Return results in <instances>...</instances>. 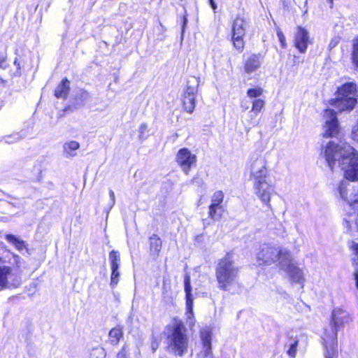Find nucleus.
Here are the masks:
<instances>
[{
	"instance_id": "1",
	"label": "nucleus",
	"mask_w": 358,
	"mask_h": 358,
	"mask_svg": "<svg viewBox=\"0 0 358 358\" xmlns=\"http://www.w3.org/2000/svg\"><path fill=\"white\" fill-rule=\"evenodd\" d=\"M331 170L338 166L346 179L358 181V152L348 143L337 144L330 141L321 152Z\"/></svg>"
},
{
	"instance_id": "2",
	"label": "nucleus",
	"mask_w": 358,
	"mask_h": 358,
	"mask_svg": "<svg viewBox=\"0 0 358 358\" xmlns=\"http://www.w3.org/2000/svg\"><path fill=\"white\" fill-rule=\"evenodd\" d=\"M249 169L254 194L264 206L271 208V195L275 194V186L268 180V171L265 159L261 156L252 157Z\"/></svg>"
},
{
	"instance_id": "3",
	"label": "nucleus",
	"mask_w": 358,
	"mask_h": 358,
	"mask_svg": "<svg viewBox=\"0 0 358 358\" xmlns=\"http://www.w3.org/2000/svg\"><path fill=\"white\" fill-rule=\"evenodd\" d=\"M349 182L346 180L341 181L336 190V194L346 201L354 212L346 215L344 218L343 224L347 232L353 236H358V189H349Z\"/></svg>"
},
{
	"instance_id": "4",
	"label": "nucleus",
	"mask_w": 358,
	"mask_h": 358,
	"mask_svg": "<svg viewBox=\"0 0 358 358\" xmlns=\"http://www.w3.org/2000/svg\"><path fill=\"white\" fill-rule=\"evenodd\" d=\"M240 268L236 265L233 256L231 254L226 255L220 259L215 268V278L217 282V287L223 291L229 290L235 284L238 276Z\"/></svg>"
},
{
	"instance_id": "5",
	"label": "nucleus",
	"mask_w": 358,
	"mask_h": 358,
	"mask_svg": "<svg viewBox=\"0 0 358 358\" xmlns=\"http://www.w3.org/2000/svg\"><path fill=\"white\" fill-rule=\"evenodd\" d=\"M169 331L168 350L176 356H183L187 352L189 345L187 329L183 322L175 319Z\"/></svg>"
},
{
	"instance_id": "6",
	"label": "nucleus",
	"mask_w": 358,
	"mask_h": 358,
	"mask_svg": "<svg viewBox=\"0 0 358 358\" xmlns=\"http://www.w3.org/2000/svg\"><path fill=\"white\" fill-rule=\"evenodd\" d=\"M290 252L285 248L269 244L259 246L255 252L256 259L261 264L271 265L278 262V266L285 265Z\"/></svg>"
},
{
	"instance_id": "7",
	"label": "nucleus",
	"mask_w": 358,
	"mask_h": 358,
	"mask_svg": "<svg viewBox=\"0 0 358 358\" xmlns=\"http://www.w3.org/2000/svg\"><path fill=\"white\" fill-rule=\"evenodd\" d=\"M338 330L331 324L324 329L322 340L325 347V358H334L338 355L337 332Z\"/></svg>"
},
{
	"instance_id": "8",
	"label": "nucleus",
	"mask_w": 358,
	"mask_h": 358,
	"mask_svg": "<svg viewBox=\"0 0 358 358\" xmlns=\"http://www.w3.org/2000/svg\"><path fill=\"white\" fill-rule=\"evenodd\" d=\"M248 26L247 21L242 17L237 16L232 24L231 41L234 47L238 51L244 48L243 36Z\"/></svg>"
},
{
	"instance_id": "9",
	"label": "nucleus",
	"mask_w": 358,
	"mask_h": 358,
	"mask_svg": "<svg viewBox=\"0 0 358 358\" xmlns=\"http://www.w3.org/2000/svg\"><path fill=\"white\" fill-rule=\"evenodd\" d=\"M324 118L323 136L336 137L340 132V126L334 109H326L324 112Z\"/></svg>"
},
{
	"instance_id": "10",
	"label": "nucleus",
	"mask_w": 358,
	"mask_h": 358,
	"mask_svg": "<svg viewBox=\"0 0 358 358\" xmlns=\"http://www.w3.org/2000/svg\"><path fill=\"white\" fill-rule=\"evenodd\" d=\"M22 282L21 277L9 266H0V290L17 287Z\"/></svg>"
},
{
	"instance_id": "11",
	"label": "nucleus",
	"mask_w": 358,
	"mask_h": 358,
	"mask_svg": "<svg viewBox=\"0 0 358 358\" xmlns=\"http://www.w3.org/2000/svg\"><path fill=\"white\" fill-rule=\"evenodd\" d=\"M176 160L184 173L187 175L192 166L196 162V156L189 149L183 148L178 151Z\"/></svg>"
},
{
	"instance_id": "12",
	"label": "nucleus",
	"mask_w": 358,
	"mask_h": 358,
	"mask_svg": "<svg viewBox=\"0 0 358 358\" xmlns=\"http://www.w3.org/2000/svg\"><path fill=\"white\" fill-rule=\"evenodd\" d=\"M309 32L305 28L299 26L294 36V45L301 53L306 52L308 45L311 43Z\"/></svg>"
},
{
	"instance_id": "13",
	"label": "nucleus",
	"mask_w": 358,
	"mask_h": 358,
	"mask_svg": "<svg viewBox=\"0 0 358 358\" xmlns=\"http://www.w3.org/2000/svg\"><path fill=\"white\" fill-rule=\"evenodd\" d=\"M223 199L224 194L222 191H216L213 194L208 211V215L211 219L218 220L221 217L222 211L221 203Z\"/></svg>"
},
{
	"instance_id": "14",
	"label": "nucleus",
	"mask_w": 358,
	"mask_h": 358,
	"mask_svg": "<svg viewBox=\"0 0 358 358\" xmlns=\"http://www.w3.org/2000/svg\"><path fill=\"white\" fill-rule=\"evenodd\" d=\"M197 88L194 86H187L182 94V106L184 110L188 113H192L196 106Z\"/></svg>"
},
{
	"instance_id": "15",
	"label": "nucleus",
	"mask_w": 358,
	"mask_h": 358,
	"mask_svg": "<svg viewBox=\"0 0 358 358\" xmlns=\"http://www.w3.org/2000/svg\"><path fill=\"white\" fill-rule=\"evenodd\" d=\"M285 266L281 265L280 268L285 271L289 274L292 281L301 283L304 280L303 271L294 265L291 253L289 255L287 262H285Z\"/></svg>"
},
{
	"instance_id": "16",
	"label": "nucleus",
	"mask_w": 358,
	"mask_h": 358,
	"mask_svg": "<svg viewBox=\"0 0 358 358\" xmlns=\"http://www.w3.org/2000/svg\"><path fill=\"white\" fill-rule=\"evenodd\" d=\"M357 103V98L343 99L342 96H336L329 101L330 105L338 112L351 111Z\"/></svg>"
},
{
	"instance_id": "17",
	"label": "nucleus",
	"mask_w": 358,
	"mask_h": 358,
	"mask_svg": "<svg viewBox=\"0 0 358 358\" xmlns=\"http://www.w3.org/2000/svg\"><path fill=\"white\" fill-rule=\"evenodd\" d=\"M350 321L351 317L347 310L338 307L333 310L330 322L331 325L340 329Z\"/></svg>"
},
{
	"instance_id": "18",
	"label": "nucleus",
	"mask_w": 358,
	"mask_h": 358,
	"mask_svg": "<svg viewBox=\"0 0 358 358\" xmlns=\"http://www.w3.org/2000/svg\"><path fill=\"white\" fill-rule=\"evenodd\" d=\"M357 86L354 83H346L338 87L336 96H342L343 99L357 98Z\"/></svg>"
},
{
	"instance_id": "19",
	"label": "nucleus",
	"mask_w": 358,
	"mask_h": 358,
	"mask_svg": "<svg viewBox=\"0 0 358 358\" xmlns=\"http://www.w3.org/2000/svg\"><path fill=\"white\" fill-rule=\"evenodd\" d=\"M262 63L261 55H252L245 62L244 70L247 73L257 71Z\"/></svg>"
},
{
	"instance_id": "20",
	"label": "nucleus",
	"mask_w": 358,
	"mask_h": 358,
	"mask_svg": "<svg viewBox=\"0 0 358 358\" xmlns=\"http://www.w3.org/2000/svg\"><path fill=\"white\" fill-rule=\"evenodd\" d=\"M252 110L250 112V124L252 126H256L258 124V121L255 120V117L257 114L262 110V109L264 107L265 102L262 99H255L252 101Z\"/></svg>"
},
{
	"instance_id": "21",
	"label": "nucleus",
	"mask_w": 358,
	"mask_h": 358,
	"mask_svg": "<svg viewBox=\"0 0 358 358\" xmlns=\"http://www.w3.org/2000/svg\"><path fill=\"white\" fill-rule=\"evenodd\" d=\"M201 339L203 345L205 358L211 354V332L208 329H203L201 331Z\"/></svg>"
},
{
	"instance_id": "22",
	"label": "nucleus",
	"mask_w": 358,
	"mask_h": 358,
	"mask_svg": "<svg viewBox=\"0 0 358 358\" xmlns=\"http://www.w3.org/2000/svg\"><path fill=\"white\" fill-rule=\"evenodd\" d=\"M150 255L154 257H157L162 247L161 238L156 234H152L149 238Z\"/></svg>"
},
{
	"instance_id": "23",
	"label": "nucleus",
	"mask_w": 358,
	"mask_h": 358,
	"mask_svg": "<svg viewBox=\"0 0 358 358\" xmlns=\"http://www.w3.org/2000/svg\"><path fill=\"white\" fill-rule=\"evenodd\" d=\"M70 90V82L67 78L62 80L61 83L56 87L55 95L58 99H66Z\"/></svg>"
},
{
	"instance_id": "24",
	"label": "nucleus",
	"mask_w": 358,
	"mask_h": 358,
	"mask_svg": "<svg viewBox=\"0 0 358 358\" xmlns=\"http://www.w3.org/2000/svg\"><path fill=\"white\" fill-rule=\"evenodd\" d=\"M5 239L8 243L12 244L19 251H22L24 249L27 250V245L19 236H16L13 234H6V235H5Z\"/></svg>"
},
{
	"instance_id": "25",
	"label": "nucleus",
	"mask_w": 358,
	"mask_h": 358,
	"mask_svg": "<svg viewBox=\"0 0 358 358\" xmlns=\"http://www.w3.org/2000/svg\"><path fill=\"white\" fill-rule=\"evenodd\" d=\"M195 322L193 313V303L189 300L188 303H186V322L189 327L192 329L194 326Z\"/></svg>"
},
{
	"instance_id": "26",
	"label": "nucleus",
	"mask_w": 358,
	"mask_h": 358,
	"mask_svg": "<svg viewBox=\"0 0 358 358\" xmlns=\"http://www.w3.org/2000/svg\"><path fill=\"white\" fill-rule=\"evenodd\" d=\"M80 148V144L76 141H71L64 145V150L69 157H74L76 151Z\"/></svg>"
},
{
	"instance_id": "27",
	"label": "nucleus",
	"mask_w": 358,
	"mask_h": 358,
	"mask_svg": "<svg viewBox=\"0 0 358 358\" xmlns=\"http://www.w3.org/2000/svg\"><path fill=\"white\" fill-rule=\"evenodd\" d=\"M109 260L111 270H117L120 268V256L118 252L115 250L110 252Z\"/></svg>"
},
{
	"instance_id": "28",
	"label": "nucleus",
	"mask_w": 358,
	"mask_h": 358,
	"mask_svg": "<svg viewBox=\"0 0 358 358\" xmlns=\"http://www.w3.org/2000/svg\"><path fill=\"white\" fill-rule=\"evenodd\" d=\"M109 338L110 342L113 345H117L120 341V339L122 336V331L120 328L116 327L112 329L109 331Z\"/></svg>"
},
{
	"instance_id": "29",
	"label": "nucleus",
	"mask_w": 358,
	"mask_h": 358,
	"mask_svg": "<svg viewBox=\"0 0 358 358\" xmlns=\"http://www.w3.org/2000/svg\"><path fill=\"white\" fill-rule=\"evenodd\" d=\"M185 291L186 293V303H188L189 300L193 303V299L191 294L192 287L190 285V277L188 274H186L185 277Z\"/></svg>"
},
{
	"instance_id": "30",
	"label": "nucleus",
	"mask_w": 358,
	"mask_h": 358,
	"mask_svg": "<svg viewBox=\"0 0 358 358\" xmlns=\"http://www.w3.org/2000/svg\"><path fill=\"white\" fill-rule=\"evenodd\" d=\"M263 94L262 88L257 87L255 88L248 89L247 95L251 99H259V97Z\"/></svg>"
},
{
	"instance_id": "31",
	"label": "nucleus",
	"mask_w": 358,
	"mask_h": 358,
	"mask_svg": "<svg viewBox=\"0 0 358 358\" xmlns=\"http://www.w3.org/2000/svg\"><path fill=\"white\" fill-rule=\"evenodd\" d=\"M106 355V350L101 347L94 348L91 352L92 358H105Z\"/></svg>"
},
{
	"instance_id": "32",
	"label": "nucleus",
	"mask_w": 358,
	"mask_h": 358,
	"mask_svg": "<svg viewBox=\"0 0 358 358\" xmlns=\"http://www.w3.org/2000/svg\"><path fill=\"white\" fill-rule=\"evenodd\" d=\"M120 276V273L119 269L111 270L110 286L115 287L118 284Z\"/></svg>"
},
{
	"instance_id": "33",
	"label": "nucleus",
	"mask_w": 358,
	"mask_h": 358,
	"mask_svg": "<svg viewBox=\"0 0 358 358\" xmlns=\"http://www.w3.org/2000/svg\"><path fill=\"white\" fill-rule=\"evenodd\" d=\"M350 248L353 254L356 256V259H355V264L356 270H358V243L352 241L350 245Z\"/></svg>"
},
{
	"instance_id": "34",
	"label": "nucleus",
	"mask_w": 358,
	"mask_h": 358,
	"mask_svg": "<svg viewBox=\"0 0 358 358\" xmlns=\"http://www.w3.org/2000/svg\"><path fill=\"white\" fill-rule=\"evenodd\" d=\"M277 36H278V40L281 44L282 48H286L287 43H286L285 37L283 33L282 32V31L279 28L277 29Z\"/></svg>"
},
{
	"instance_id": "35",
	"label": "nucleus",
	"mask_w": 358,
	"mask_h": 358,
	"mask_svg": "<svg viewBox=\"0 0 358 358\" xmlns=\"http://www.w3.org/2000/svg\"><path fill=\"white\" fill-rule=\"evenodd\" d=\"M298 345V341H296L293 344L289 346L287 350V354L291 357H295L296 354V348Z\"/></svg>"
},
{
	"instance_id": "36",
	"label": "nucleus",
	"mask_w": 358,
	"mask_h": 358,
	"mask_svg": "<svg viewBox=\"0 0 358 358\" xmlns=\"http://www.w3.org/2000/svg\"><path fill=\"white\" fill-rule=\"evenodd\" d=\"M148 131V125L145 123H142L138 128L139 138L144 140L145 138L144 134Z\"/></svg>"
},
{
	"instance_id": "37",
	"label": "nucleus",
	"mask_w": 358,
	"mask_h": 358,
	"mask_svg": "<svg viewBox=\"0 0 358 358\" xmlns=\"http://www.w3.org/2000/svg\"><path fill=\"white\" fill-rule=\"evenodd\" d=\"M351 136L355 141L358 143V119L356 123L352 127Z\"/></svg>"
},
{
	"instance_id": "38",
	"label": "nucleus",
	"mask_w": 358,
	"mask_h": 358,
	"mask_svg": "<svg viewBox=\"0 0 358 358\" xmlns=\"http://www.w3.org/2000/svg\"><path fill=\"white\" fill-rule=\"evenodd\" d=\"M339 41H340V38L337 36H335L333 38H331V40L330 41V42L329 43V49L334 48L338 44Z\"/></svg>"
},
{
	"instance_id": "39",
	"label": "nucleus",
	"mask_w": 358,
	"mask_h": 358,
	"mask_svg": "<svg viewBox=\"0 0 358 358\" xmlns=\"http://www.w3.org/2000/svg\"><path fill=\"white\" fill-rule=\"evenodd\" d=\"M241 106L243 110H247L250 108V104L247 101L242 100L241 103Z\"/></svg>"
},
{
	"instance_id": "40",
	"label": "nucleus",
	"mask_w": 358,
	"mask_h": 358,
	"mask_svg": "<svg viewBox=\"0 0 358 358\" xmlns=\"http://www.w3.org/2000/svg\"><path fill=\"white\" fill-rule=\"evenodd\" d=\"M109 194H110V200H111V204H110V208H111L115 203V194H114L113 191L111 189L109 191Z\"/></svg>"
},
{
	"instance_id": "41",
	"label": "nucleus",
	"mask_w": 358,
	"mask_h": 358,
	"mask_svg": "<svg viewBox=\"0 0 358 358\" xmlns=\"http://www.w3.org/2000/svg\"><path fill=\"white\" fill-rule=\"evenodd\" d=\"M5 62H6V57L2 55H0V68H3V69L5 68V66H3V64L5 63Z\"/></svg>"
},
{
	"instance_id": "42",
	"label": "nucleus",
	"mask_w": 358,
	"mask_h": 358,
	"mask_svg": "<svg viewBox=\"0 0 358 358\" xmlns=\"http://www.w3.org/2000/svg\"><path fill=\"white\" fill-rule=\"evenodd\" d=\"M127 357V353L125 352V350L123 348L122 351L118 353L117 358H126Z\"/></svg>"
},
{
	"instance_id": "43",
	"label": "nucleus",
	"mask_w": 358,
	"mask_h": 358,
	"mask_svg": "<svg viewBox=\"0 0 358 358\" xmlns=\"http://www.w3.org/2000/svg\"><path fill=\"white\" fill-rule=\"evenodd\" d=\"M209 3L214 10L217 9V6L213 0H209Z\"/></svg>"
},
{
	"instance_id": "44",
	"label": "nucleus",
	"mask_w": 358,
	"mask_h": 358,
	"mask_svg": "<svg viewBox=\"0 0 358 358\" xmlns=\"http://www.w3.org/2000/svg\"><path fill=\"white\" fill-rule=\"evenodd\" d=\"M355 282H356V287L358 289V271H355Z\"/></svg>"
},
{
	"instance_id": "45",
	"label": "nucleus",
	"mask_w": 358,
	"mask_h": 358,
	"mask_svg": "<svg viewBox=\"0 0 358 358\" xmlns=\"http://www.w3.org/2000/svg\"><path fill=\"white\" fill-rule=\"evenodd\" d=\"M187 22V19L186 18V17H184V20H183V24H182V34H183L184 32V29H185V27L186 25Z\"/></svg>"
},
{
	"instance_id": "46",
	"label": "nucleus",
	"mask_w": 358,
	"mask_h": 358,
	"mask_svg": "<svg viewBox=\"0 0 358 358\" xmlns=\"http://www.w3.org/2000/svg\"><path fill=\"white\" fill-rule=\"evenodd\" d=\"M14 259H15V262H16L17 264V263L20 262V260L21 259H20V257L18 255H15V256H14Z\"/></svg>"
},
{
	"instance_id": "47",
	"label": "nucleus",
	"mask_w": 358,
	"mask_h": 358,
	"mask_svg": "<svg viewBox=\"0 0 358 358\" xmlns=\"http://www.w3.org/2000/svg\"><path fill=\"white\" fill-rule=\"evenodd\" d=\"M152 347L153 351H155L157 348V344H155V345L152 344Z\"/></svg>"
},
{
	"instance_id": "48",
	"label": "nucleus",
	"mask_w": 358,
	"mask_h": 358,
	"mask_svg": "<svg viewBox=\"0 0 358 358\" xmlns=\"http://www.w3.org/2000/svg\"><path fill=\"white\" fill-rule=\"evenodd\" d=\"M329 3H330V6L331 8L333 6V2H334V0H328Z\"/></svg>"
},
{
	"instance_id": "49",
	"label": "nucleus",
	"mask_w": 358,
	"mask_h": 358,
	"mask_svg": "<svg viewBox=\"0 0 358 358\" xmlns=\"http://www.w3.org/2000/svg\"><path fill=\"white\" fill-rule=\"evenodd\" d=\"M6 143H13V141H9V140H6Z\"/></svg>"
},
{
	"instance_id": "50",
	"label": "nucleus",
	"mask_w": 358,
	"mask_h": 358,
	"mask_svg": "<svg viewBox=\"0 0 358 358\" xmlns=\"http://www.w3.org/2000/svg\"><path fill=\"white\" fill-rule=\"evenodd\" d=\"M207 358H208V357ZM209 358H212V357H209Z\"/></svg>"
},
{
	"instance_id": "51",
	"label": "nucleus",
	"mask_w": 358,
	"mask_h": 358,
	"mask_svg": "<svg viewBox=\"0 0 358 358\" xmlns=\"http://www.w3.org/2000/svg\"><path fill=\"white\" fill-rule=\"evenodd\" d=\"M357 90H358V86H357Z\"/></svg>"
}]
</instances>
